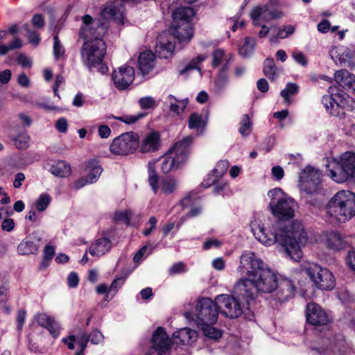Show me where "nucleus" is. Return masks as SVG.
Instances as JSON below:
<instances>
[{
	"mask_svg": "<svg viewBox=\"0 0 355 355\" xmlns=\"http://www.w3.org/2000/svg\"><path fill=\"white\" fill-rule=\"evenodd\" d=\"M250 227L256 239L263 245L279 243L286 255L296 261L302 257L301 245L306 242L307 236L301 223L295 221L283 227L279 223L272 224L268 218H256L251 222Z\"/></svg>",
	"mask_w": 355,
	"mask_h": 355,
	"instance_id": "obj_1",
	"label": "nucleus"
},
{
	"mask_svg": "<svg viewBox=\"0 0 355 355\" xmlns=\"http://www.w3.org/2000/svg\"><path fill=\"white\" fill-rule=\"evenodd\" d=\"M238 270L247 276L237 281L234 292L246 304H250L259 294L270 293L277 287L276 274L253 252L241 255Z\"/></svg>",
	"mask_w": 355,
	"mask_h": 355,
	"instance_id": "obj_2",
	"label": "nucleus"
},
{
	"mask_svg": "<svg viewBox=\"0 0 355 355\" xmlns=\"http://www.w3.org/2000/svg\"><path fill=\"white\" fill-rule=\"evenodd\" d=\"M83 24L80 30V36L85 41L81 48L80 54L83 64L88 68L101 64L106 53V44L102 39L107 29V24L98 19H93L89 15L82 18Z\"/></svg>",
	"mask_w": 355,
	"mask_h": 355,
	"instance_id": "obj_3",
	"label": "nucleus"
},
{
	"mask_svg": "<svg viewBox=\"0 0 355 355\" xmlns=\"http://www.w3.org/2000/svg\"><path fill=\"white\" fill-rule=\"evenodd\" d=\"M326 209L327 214L337 220H348L355 215V194L350 191H340L329 200Z\"/></svg>",
	"mask_w": 355,
	"mask_h": 355,
	"instance_id": "obj_4",
	"label": "nucleus"
},
{
	"mask_svg": "<svg viewBox=\"0 0 355 355\" xmlns=\"http://www.w3.org/2000/svg\"><path fill=\"white\" fill-rule=\"evenodd\" d=\"M326 166L330 178L336 182L355 179V153L347 151L338 158H328Z\"/></svg>",
	"mask_w": 355,
	"mask_h": 355,
	"instance_id": "obj_5",
	"label": "nucleus"
},
{
	"mask_svg": "<svg viewBox=\"0 0 355 355\" xmlns=\"http://www.w3.org/2000/svg\"><path fill=\"white\" fill-rule=\"evenodd\" d=\"M269 208L272 215L281 220H287L294 217L297 207V202L279 187L268 191Z\"/></svg>",
	"mask_w": 355,
	"mask_h": 355,
	"instance_id": "obj_6",
	"label": "nucleus"
},
{
	"mask_svg": "<svg viewBox=\"0 0 355 355\" xmlns=\"http://www.w3.org/2000/svg\"><path fill=\"white\" fill-rule=\"evenodd\" d=\"M194 15V10L191 7H181L173 11V22L170 28L173 38L180 42H188L191 39L193 30L191 20Z\"/></svg>",
	"mask_w": 355,
	"mask_h": 355,
	"instance_id": "obj_7",
	"label": "nucleus"
},
{
	"mask_svg": "<svg viewBox=\"0 0 355 355\" xmlns=\"http://www.w3.org/2000/svg\"><path fill=\"white\" fill-rule=\"evenodd\" d=\"M193 141L191 135L184 137L182 140L177 141L162 157L161 168L163 173L178 169L188 158L190 153V146Z\"/></svg>",
	"mask_w": 355,
	"mask_h": 355,
	"instance_id": "obj_8",
	"label": "nucleus"
},
{
	"mask_svg": "<svg viewBox=\"0 0 355 355\" xmlns=\"http://www.w3.org/2000/svg\"><path fill=\"white\" fill-rule=\"evenodd\" d=\"M219 309L216 300L202 297L197 301L193 313L186 312L184 316L193 320L198 327L205 324H214L218 320Z\"/></svg>",
	"mask_w": 355,
	"mask_h": 355,
	"instance_id": "obj_9",
	"label": "nucleus"
},
{
	"mask_svg": "<svg viewBox=\"0 0 355 355\" xmlns=\"http://www.w3.org/2000/svg\"><path fill=\"white\" fill-rule=\"evenodd\" d=\"M303 270L318 288L331 291L336 286V279L333 273L326 268H322L315 263H308Z\"/></svg>",
	"mask_w": 355,
	"mask_h": 355,
	"instance_id": "obj_10",
	"label": "nucleus"
},
{
	"mask_svg": "<svg viewBox=\"0 0 355 355\" xmlns=\"http://www.w3.org/2000/svg\"><path fill=\"white\" fill-rule=\"evenodd\" d=\"M139 135L134 132H125L114 139L110 149L114 155H128L134 153L139 147Z\"/></svg>",
	"mask_w": 355,
	"mask_h": 355,
	"instance_id": "obj_11",
	"label": "nucleus"
},
{
	"mask_svg": "<svg viewBox=\"0 0 355 355\" xmlns=\"http://www.w3.org/2000/svg\"><path fill=\"white\" fill-rule=\"evenodd\" d=\"M234 293L236 297L226 294L216 297V302L220 313L230 318H237L241 315L244 306L241 300H243L245 302V300L239 297L234 291Z\"/></svg>",
	"mask_w": 355,
	"mask_h": 355,
	"instance_id": "obj_12",
	"label": "nucleus"
},
{
	"mask_svg": "<svg viewBox=\"0 0 355 355\" xmlns=\"http://www.w3.org/2000/svg\"><path fill=\"white\" fill-rule=\"evenodd\" d=\"M329 94V95L324 96L322 99V103L327 112L336 116L343 115V107L347 104L348 95L342 91L338 92L336 87H330Z\"/></svg>",
	"mask_w": 355,
	"mask_h": 355,
	"instance_id": "obj_13",
	"label": "nucleus"
},
{
	"mask_svg": "<svg viewBox=\"0 0 355 355\" xmlns=\"http://www.w3.org/2000/svg\"><path fill=\"white\" fill-rule=\"evenodd\" d=\"M172 345V341L164 329L159 327L152 335L146 355H169Z\"/></svg>",
	"mask_w": 355,
	"mask_h": 355,
	"instance_id": "obj_14",
	"label": "nucleus"
},
{
	"mask_svg": "<svg viewBox=\"0 0 355 355\" xmlns=\"http://www.w3.org/2000/svg\"><path fill=\"white\" fill-rule=\"evenodd\" d=\"M157 160H153L148 164V181L152 190L155 193L158 190L166 194L173 193L177 187V182L172 178H166L159 182V175L155 170V163Z\"/></svg>",
	"mask_w": 355,
	"mask_h": 355,
	"instance_id": "obj_15",
	"label": "nucleus"
},
{
	"mask_svg": "<svg viewBox=\"0 0 355 355\" xmlns=\"http://www.w3.org/2000/svg\"><path fill=\"white\" fill-rule=\"evenodd\" d=\"M324 346L314 347L321 354L345 355L349 349L345 343V337L342 334H337L322 338Z\"/></svg>",
	"mask_w": 355,
	"mask_h": 355,
	"instance_id": "obj_16",
	"label": "nucleus"
},
{
	"mask_svg": "<svg viewBox=\"0 0 355 355\" xmlns=\"http://www.w3.org/2000/svg\"><path fill=\"white\" fill-rule=\"evenodd\" d=\"M299 182L302 189L306 193H314L319 189L321 182V173L318 170L307 166L300 173Z\"/></svg>",
	"mask_w": 355,
	"mask_h": 355,
	"instance_id": "obj_17",
	"label": "nucleus"
},
{
	"mask_svg": "<svg viewBox=\"0 0 355 355\" xmlns=\"http://www.w3.org/2000/svg\"><path fill=\"white\" fill-rule=\"evenodd\" d=\"M282 13L270 4L254 8L250 12V17L254 26H262L275 19L280 18Z\"/></svg>",
	"mask_w": 355,
	"mask_h": 355,
	"instance_id": "obj_18",
	"label": "nucleus"
},
{
	"mask_svg": "<svg viewBox=\"0 0 355 355\" xmlns=\"http://www.w3.org/2000/svg\"><path fill=\"white\" fill-rule=\"evenodd\" d=\"M135 73L133 67L128 65H123L117 69H114L112 74L115 87L123 91L128 88L135 80Z\"/></svg>",
	"mask_w": 355,
	"mask_h": 355,
	"instance_id": "obj_19",
	"label": "nucleus"
},
{
	"mask_svg": "<svg viewBox=\"0 0 355 355\" xmlns=\"http://www.w3.org/2000/svg\"><path fill=\"white\" fill-rule=\"evenodd\" d=\"M306 321L313 326L327 325L331 321L330 315L318 304L310 302L306 305Z\"/></svg>",
	"mask_w": 355,
	"mask_h": 355,
	"instance_id": "obj_20",
	"label": "nucleus"
},
{
	"mask_svg": "<svg viewBox=\"0 0 355 355\" xmlns=\"http://www.w3.org/2000/svg\"><path fill=\"white\" fill-rule=\"evenodd\" d=\"M42 236L39 232L35 231L28 234L18 245L17 250L20 254H35L41 245Z\"/></svg>",
	"mask_w": 355,
	"mask_h": 355,
	"instance_id": "obj_21",
	"label": "nucleus"
},
{
	"mask_svg": "<svg viewBox=\"0 0 355 355\" xmlns=\"http://www.w3.org/2000/svg\"><path fill=\"white\" fill-rule=\"evenodd\" d=\"M161 146L160 135L157 131H150L139 141V151L141 153H154L159 150Z\"/></svg>",
	"mask_w": 355,
	"mask_h": 355,
	"instance_id": "obj_22",
	"label": "nucleus"
},
{
	"mask_svg": "<svg viewBox=\"0 0 355 355\" xmlns=\"http://www.w3.org/2000/svg\"><path fill=\"white\" fill-rule=\"evenodd\" d=\"M168 33L166 32L160 34L157 37L155 46V52L160 58H168L172 55L175 45L172 41L168 38Z\"/></svg>",
	"mask_w": 355,
	"mask_h": 355,
	"instance_id": "obj_23",
	"label": "nucleus"
},
{
	"mask_svg": "<svg viewBox=\"0 0 355 355\" xmlns=\"http://www.w3.org/2000/svg\"><path fill=\"white\" fill-rule=\"evenodd\" d=\"M336 83L348 92L355 94V76L347 70L337 71L334 75Z\"/></svg>",
	"mask_w": 355,
	"mask_h": 355,
	"instance_id": "obj_24",
	"label": "nucleus"
},
{
	"mask_svg": "<svg viewBox=\"0 0 355 355\" xmlns=\"http://www.w3.org/2000/svg\"><path fill=\"white\" fill-rule=\"evenodd\" d=\"M10 296L8 277L7 273H0V310L8 314L10 313V307L6 304Z\"/></svg>",
	"mask_w": 355,
	"mask_h": 355,
	"instance_id": "obj_25",
	"label": "nucleus"
},
{
	"mask_svg": "<svg viewBox=\"0 0 355 355\" xmlns=\"http://www.w3.org/2000/svg\"><path fill=\"white\" fill-rule=\"evenodd\" d=\"M101 17L104 19H113L120 24L124 22V15L122 5L116 6L114 3H107L101 11Z\"/></svg>",
	"mask_w": 355,
	"mask_h": 355,
	"instance_id": "obj_26",
	"label": "nucleus"
},
{
	"mask_svg": "<svg viewBox=\"0 0 355 355\" xmlns=\"http://www.w3.org/2000/svg\"><path fill=\"white\" fill-rule=\"evenodd\" d=\"M277 300L281 302L288 300L294 296L295 287L290 279H283L276 288Z\"/></svg>",
	"mask_w": 355,
	"mask_h": 355,
	"instance_id": "obj_27",
	"label": "nucleus"
},
{
	"mask_svg": "<svg viewBox=\"0 0 355 355\" xmlns=\"http://www.w3.org/2000/svg\"><path fill=\"white\" fill-rule=\"evenodd\" d=\"M155 55L151 51L141 52L138 57V67L142 75L152 71L155 64Z\"/></svg>",
	"mask_w": 355,
	"mask_h": 355,
	"instance_id": "obj_28",
	"label": "nucleus"
},
{
	"mask_svg": "<svg viewBox=\"0 0 355 355\" xmlns=\"http://www.w3.org/2000/svg\"><path fill=\"white\" fill-rule=\"evenodd\" d=\"M32 118L24 112H19L9 123V128L12 132L25 131L26 128L31 126Z\"/></svg>",
	"mask_w": 355,
	"mask_h": 355,
	"instance_id": "obj_29",
	"label": "nucleus"
},
{
	"mask_svg": "<svg viewBox=\"0 0 355 355\" xmlns=\"http://www.w3.org/2000/svg\"><path fill=\"white\" fill-rule=\"evenodd\" d=\"M112 247L111 241L105 237L96 239L89 248V253L97 258L107 252Z\"/></svg>",
	"mask_w": 355,
	"mask_h": 355,
	"instance_id": "obj_30",
	"label": "nucleus"
},
{
	"mask_svg": "<svg viewBox=\"0 0 355 355\" xmlns=\"http://www.w3.org/2000/svg\"><path fill=\"white\" fill-rule=\"evenodd\" d=\"M197 338V332L189 328H182L173 334V339L177 344L188 345Z\"/></svg>",
	"mask_w": 355,
	"mask_h": 355,
	"instance_id": "obj_31",
	"label": "nucleus"
},
{
	"mask_svg": "<svg viewBox=\"0 0 355 355\" xmlns=\"http://www.w3.org/2000/svg\"><path fill=\"white\" fill-rule=\"evenodd\" d=\"M189 103L187 98L178 100L174 96L169 94L164 101V104L168 106L171 112L176 115H179L184 112Z\"/></svg>",
	"mask_w": 355,
	"mask_h": 355,
	"instance_id": "obj_32",
	"label": "nucleus"
},
{
	"mask_svg": "<svg viewBox=\"0 0 355 355\" xmlns=\"http://www.w3.org/2000/svg\"><path fill=\"white\" fill-rule=\"evenodd\" d=\"M326 243L329 249L340 250L346 247L347 242L340 233L331 232L327 235Z\"/></svg>",
	"mask_w": 355,
	"mask_h": 355,
	"instance_id": "obj_33",
	"label": "nucleus"
},
{
	"mask_svg": "<svg viewBox=\"0 0 355 355\" xmlns=\"http://www.w3.org/2000/svg\"><path fill=\"white\" fill-rule=\"evenodd\" d=\"M49 171L56 177L65 178L71 174V169L69 163L63 160H58L50 165Z\"/></svg>",
	"mask_w": 355,
	"mask_h": 355,
	"instance_id": "obj_34",
	"label": "nucleus"
},
{
	"mask_svg": "<svg viewBox=\"0 0 355 355\" xmlns=\"http://www.w3.org/2000/svg\"><path fill=\"white\" fill-rule=\"evenodd\" d=\"M207 121L203 119L201 114L193 112L192 113L188 121V127L196 131L197 135H202L205 130Z\"/></svg>",
	"mask_w": 355,
	"mask_h": 355,
	"instance_id": "obj_35",
	"label": "nucleus"
},
{
	"mask_svg": "<svg viewBox=\"0 0 355 355\" xmlns=\"http://www.w3.org/2000/svg\"><path fill=\"white\" fill-rule=\"evenodd\" d=\"M229 163L226 160H221L218 162L215 168L212 170L213 175L215 178L211 180V182H202L201 186L204 188H208L213 184H214L218 180H219L227 171L228 168Z\"/></svg>",
	"mask_w": 355,
	"mask_h": 355,
	"instance_id": "obj_36",
	"label": "nucleus"
},
{
	"mask_svg": "<svg viewBox=\"0 0 355 355\" xmlns=\"http://www.w3.org/2000/svg\"><path fill=\"white\" fill-rule=\"evenodd\" d=\"M87 168L88 170L87 178H89L90 182H95L99 178L103 168L99 164V162L96 159H91L88 161L87 164Z\"/></svg>",
	"mask_w": 355,
	"mask_h": 355,
	"instance_id": "obj_37",
	"label": "nucleus"
},
{
	"mask_svg": "<svg viewBox=\"0 0 355 355\" xmlns=\"http://www.w3.org/2000/svg\"><path fill=\"white\" fill-rule=\"evenodd\" d=\"M15 135H13L12 139L15 146L21 150L26 149L29 146L30 137L25 132V131L15 132Z\"/></svg>",
	"mask_w": 355,
	"mask_h": 355,
	"instance_id": "obj_38",
	"label": "nucleus"
},
{
	"mask_svg": "<svg viewBox=\"0 0 355 355\" xmlns=\"http://www.w3.org/2000/svg\"><path fill=\"white\" fill-rule=\"evenodd\" d=\"M263 71L265 76L272 80H273L280 71L276 67L274 60L272 58H268L265 60Z\"/></svg>",
	"mask_w": 355,
	"mask_h": 355,
	"instance_id": "obj_39",
	"label": "nucleus"
},
{
	"mask_svg": "<svg viewBox=\"0 0 355 355\" xmlns=\"http://www.w3.org/2000/svg\"><path fill=\"white\" fill-rule=\"evenodd\" d=\"M132 216L133 212L130 210L119 211L115 213L114 220L116 222H122L126 225L135 226L137 224L132 222Z\"/></svg>",
	"mask_w": 355,
	"mask_h": 355,
	"instance_id": "obj_40",
	"label": "nucleus"
},
{
	"mask_svg": "<svg viewBox=\"0 0 355 355\" xmlns=\"http://www.w3.org/2000/svg\"><path fill=\"white\" fill-rule=\"evenodd\" d=\"M255 46V40L252 37H245L244 44L239 48V54L243 58H248L252 54Z\"/></svg>",
	"mask_w": 355,
	"mask_h": 355,
	"instance_id": "obj_41",
	"label": "nucleus"
},
{
	"mask_svg": "<svg viewBox=\"0 0 355 355\" xmlns=\"http://www.w3.org/2000/svg\"><path fill=\"white\" fill-rule=\"evenodd\" d=\"M213 324H205L199 326L198 327L202 329L204 335L210 339L218 340L222 336V331L214 327Z\"/></svg>",
	"mask_w": 355,
	"mask_h": 355,
	"instance_id": "obj_42",
	"label": "nucleus"
},
{
	"mask_svg": "<svg viewBox=\"0 0 355 355\" xmlns=\"http://www.w3.org/2000/svg\"><path fill=\"white\" fill-rule=\"evenodd\" d=\"M298 89L297 84L289 83L286 85V88L281 91L280 95L284 98L286 103H291L290 96L297 94Z\"/></svg>",
	"mask_w": 355,
	"mask_h": 355,
	"instance_id": "obj_43",
	"label": "nucleus"
},
{
	"mask_svg": "<svg viewBox=\"0 0 355 355\" xmlns=\"http://www.w3.org/2000/svg\"><path fill=\"white\" fill-rule=\"evenodd\" d=\"M252 123L248 114H244L240 122V127L239 128V133L242 137H248L252 131Z\"/></svg>",
	"mask_w": 355,
	"mask_h": 355,
	"instance_id": "obj_44",
	"label": "nucleus"
},
{
	"mask_svg": "<svg viewBox=\"0 0 355 355\" xmlns=\"http://www.w3.org/2000/svg\"><path fill=\"white\" fill-rule=\"evenodd\" d=\"M138 103L141 110L155 109L157 106L155 99L150 96L140 98Z\"/></svg>",
	"mask_w": 355,
	"mask_h": 355,
	"instance_id": "obj_45",
	"label": "nucleus"
},
{
	"mask_svg": "<svg viewBox=\"0 0 355 355\" xmlns=\"http://www.w3.org/2000/svg\"><path fill=\"white\" fill-rule=\"evenodd\" d=\"M229 83L227 74L220 73L215 80V90L216 92H222L225 90Z\"/></svg>",
	"mask_w": 355,
	"mask_h": 355,
	"instance_id": "obj_46",
	"label": "nucleus"
},
{
	"mask_svg": "<svg viewBox=\"0 0 355 355\" xmlns=\"http://www.w3.org/2000/svg\"><path fill=\"white\" fill-rule=\"evenodd\" d=\"M146 113L144 112H140L137 114L134 115H130V116H120V117H114V116H108V119L114 118L116 119L121 121L124 122L126 124H132L136 123L137 121H139L140 119L144 118L146 116Z\"/></svg>",
	"mask_w": 355,
	"mask_h": 355,
	"instance_id": "obj_47",
	"label": "nucleus"
},
{
	"mask_svg": "<svg viewBox=\"0 0 355 355\" xmlns=\"http://www.w3.org/2000/svg\"><path fill=\"white\" fill-rule=\"evenodd\" d=\"M51 197L47 193H42L40 196L35 202V207L37 211H44L51 202Z\"/></svg>",
	"mask_w": 355,
	"mask_h": 355,
	"instance_id": "obj_48",
	"label": "nucleus"
},
{
	"mask_svg": "<svg viewBox=\"0 0 355 355\" xmlns=\"http://www.w3.org/2000/svg\"><path fill=\"white\" fill-rule=\"evenodd\" d=\"M64 49L61 44L57 35L53 37V55L56 60L62 58L64 55Z\"/></svg>",
	"mask_w": 355,
	"mask_h": 355,
	"instance_id": "obj_49",
	"label": "nucleus"
},
{
	"mask_svg": "<svg viewBox=\"0 0 355 355\" xmlns=\"http://www.w3.org/2000/svg\"><path fill=\"white\" fill-rule=\"evenodd\" d=\"M212 66L214 67L219 66L223 61L228 58L225 56V51L223 49H216L212 53Z\"/></svg>",
	"mask_w": 355,
	"mask_h": 355,
	"instance_id": "obj_50",
	"label": "nucleus"
},
{
	"mask_svg": "<svg viewBox=\"0 0 355 355\" xmlns=\"http://www.w3.org/2000/svg\"><path fill=\"white\" fill-rule=\"evenodd\" d=\"M157 221L158 220L155 216L150 217L149 220L146 224V227H145L142 231V233L145 236H149L153 232V231L155 230Z\"/></svg>",
	"mask_w": 355,
	"mask_h": 355,
	"instance_id": "obj_51",
	"label": "nucleus"
},
{
	"mask_svg": "<svg viewBox=\"0 0 355 355\" xmlns=\"http://www.w3.org/2000/svg\"><path fill=\"white\" fill-rule=\"evenodd\" d=\"M294 31L295 28L291 25L284 26L278 31L277 37L280 39L286 38L292 35L294 33Z\"/></svg>",
	"mask_w": 355,
	"mask_h": 355,
	"instance_id": "obj_52",
	"label": "nucleus"
},
{
	"mask_svg": "<svg viewBox=\"0 0 355 355\" xmlns=\"http://www.w3.org/2000/svg\"><path fill=\"white\" fill-rule=\"evenodd\" d=\"M68 122L64 117L59 118L55 123V128L56 130L61 133L67 132L68 130Z\"/></svg>",
	"mask_w": 355,
	"mask_h": 355,
	"instance_id": "obj_53",
	"label": "nucleus"
},
{
	"mask_svg": "<svg viewBox=\"0 0 355 355\" xmlns=\"http://www.w3.org/2000/svg\"><path fill=\"white\" fill-rule=\"evenodd\" d=\"M338 299L345 304H347L352 301V297L349 293L345 290H340L336 293Z\"/></svg>",
	"mask_w": 355,
	"mask_h": 355,
	"instance_id": "obj_54",
	"label": "nucleus"
},
{
	"mask_svg": "<svg viewBox=\"0 0 355 355\" xmlns=\"http://www.w3.org/2000/svg\"><path fill=\"white\" fill-rule=\"evenodd\" d=\"M187 271L186 266L183 262L174 263L169 269V274L173 275L180 274Z\"/></svg>",
	"mask_w": 355,
	"mask_h": 355,
	"instance_id": "obj_55",
	"label": "nucleus"
},
{
	"mask_svg": "<svg viewBox=\"0 0 355 355\" xmlns=\"http://www.w3.org/2000/svg\"><path fill=\"white\" fill-rule=\"evenodd\" d=\"M35 319L38 324L42 327H46L50 322L53 320V318H51L50 316L46 315V313H38Z\"/></svg>",
	"mask_w": 355,
	"mask_h": 355,
	"instance_id": "obj_56",
	"label": "nucleus"
},
{
	"mask_svg": "<svg viewBox=\"0 0 355 355\" xmlns=\"http://www.w3.org/2000/svg\"><path fill=\"white\" fill-rule=\"evenodd\" d=\"M31 22L35 28H42L45 25V21L43 16L40 14H35L33 16Z\"/></svg>",
	"mask_w": 355,
	"mask_h": 355,
	"instance_id": "obj_57",
	"label": "nucleus"
},
{
	"mask_svg": "<svg viewBox=\"0 0 355 355\" xmlns=\"http://www.w3.org/2000/svg\"><path fill=\"white\" fill-rule=\"evenodd\" d=\"M292 57L297 63L302 67H306L307 65V59L302 52L295 51L293 53Z\"/></svg>",
	"mask_w": 355,
	"mask_h": 355,
	"instance_id": "obj_58",
	"label": "nucleus"
},
{
	"mask_svg": "<svg viewBox=\"0 0 355 355\" xmlns=\"http://www.w3.org/2000/svg\"><path fill=\"white\" fill-rule=\"evenodd\" d=\"M1 227L3 231L10 232L15 230V223L12 218H5L1 223Z\"/></svg>",
	"mask_w": 355,
	"mask_h": 355,
	"instance_id": "obj_59",
	"label": "nucleus"
},
{
	"mask_svg": "<svg viewBox=\"0 0 355 355\" xmlns=\"http://www.w3.org/2000/svg\"><path fill=\"white\" fill-rule=\"evenodd\" d=\"M89 340L92 343L97 345L103 340V336L98 330H94L88 335Z\"/></svg>",
	"mask_w": 355,
	"mask_h": 355,
	"instance_id": "obj_60",
	"label": "nucleus"
},
{
	"mask_svg": "<svg viewBox=\"0 0 355 355\" xmlns=\"http://www.w3.org/2000/svg\"><path fill=\"white\" fill-rule=\"evenodd\" d=\"M79 283V277L78 274L74 272H71L67 277V285L70 288H76L78 286Z\"/></svg>",
	"mask_w": 355,
	"mask_h": 355,
	"instance_id": "obj_61",
	"label": "nucleus"
},
{
	"mask_svg": "<svg viewBox=\"0 0 355 355\" xmlns=\"http://www.w3.org/2000/svg\"><path fill=\"white\" fill-rule=\"evenodd\" d=\"M46 328L49 331L51 334L54 338L58 337V335L60 334V326L57 322H55L53 319Z\"/></svg>",
	"mask_w": 355,
	"mask_h": 355,
	"instance_id": "obj_62",
	"label": "nucleus"
},
{
	"mask_svg": "<svg viewBox=\"0 0 355 355\" xmlns=\"http://www.w3.org/2000/svg\"><path fill=\"white\" fill-rule=\"evenodd\" d=\"M26 316V312L24 310H19L18 311L17 316V328L18 331H21L22 329Z\"/></svg>",
	"mask_w": 355,
	"mask_h": 355,
	"instance_id": "obj_63",
	"label": "nucleus"
},
{
	"mask_svg": "<svg viewBox=\"0 0 355 355\" xmlns=\"http://www.w3.org/2000/svg\"><path fill=\"white\" fill-rule=\"evenodd\" d=\"M27 37L29 43L34 46H37L41 40L39 34L34 30L27 35Z\"/></svg>",
	"mask_w": 355,
	"mask_h": 355,
	"instance_id": "obj_64",
	"label": "nucleus"
}]
</instances>
